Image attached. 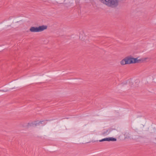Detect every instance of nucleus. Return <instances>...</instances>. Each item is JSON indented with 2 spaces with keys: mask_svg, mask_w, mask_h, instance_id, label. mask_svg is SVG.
Segmentation results:
<instances>
[{
  "mask_svg": "<svg viewBox=\"0 0 156 156\" xmlns=\"http://www.w3.org/2000/svg\"><path fill=\"white\" fill-rule=\"evenodd\" d=\"M138 58H134L130 55L125 57L120 62L122 65L130 64L136 63H141L145 61L146 58H142L138 59Z\"/></svg>",
  "mask_w": 156,
  "mask_h": 156,
  "instance_id": "obj_1",
  "label": "nucleus"
},
{
  "mask_svg": "<svg viewBox=\"0 0 156 156\" xmlns=\"http://www.w3.org/2000/svg\"><path fill=\"white\" fill-rule=\"evenodd\" d=\"M100 2L107 6L112 8H115L119 4V0H99Z\"/></svg>",
  "mask_w": 156,
  "mask_h": 156,
  "instance_id": "obj_2",
  "label": "nucleus"
},
{
  "mask_svg": "<svg viewBox=\"0 0 156 156\" xmlns=\"http://www.w3.org/2000/svg\"><path fill=\"white\" fill-rule=\"evenodd\" d=\"M47 28V26L42 25L38 27H31L30 28L29 30L31 32H39L46 30Z\"/></svg>",
  "mask_w": 156,
  "mask_h": 156,
  "instance_id": "obj_3",
  "label": "nucleus"
},
{
  "mask_svg": "<svg viewBox=\"0 0 156 156\" xmlns=\"http://www.w3.org/2000/svg\"><path fill=\"white\" fill-rule=\"evenodd\" d=\"M108 129L110 135H113L117 134V130L115 128H112V127H110L108 128Z\"/></svg>",
  "mask_w": 156,
  "mask_h": 156,
  "instance_id": "obj_4",
  "label": "nucleus"
},
{
  "mask_svg": "<svg viewBox=\"0 0 156 156\" xmlns=\"http://www.w3.org/2000/svg\"><path fill=\"white\" fill-rule=\"evenodd\" d=\"M139 137L138 133L136 132L135 131L132 133L131 137L133 139L136 140L138 139Z\"/></svg>",
  "mask_w": 156,
  "mask_h": 156,
  "instance_id": "obj_5",
  "label": "nucleus"
},
{
  "mask_svg": "<svg viewBox=\"0 0 156 156\" xmlns=\"http://www.w3.org/2000/svg\"><path fill=\"white\" fill-rule=\"evenodd\" d=\"M38 121H35L34 122H32L31 123H28L27 126L28 127L29 126H36L38 125Z\"/></svg>",
  "mask_w": 156,
  "mask_h": 156,
  "instance_id": "obj_6",
  "label": "nucleus"
},
{
  "mask_svg": "<svg viewBox=\"0 0 156 156\" xmlns=\"http://www.w3.org/2000/svg\"><path fill=\"white\" fill-rule=\"evenodd\" d=\"M51 120L46 119L44 120H40V121H38V125L41 124L42 126H44L47 123V121H50Z\"/></svg>",
  "mask_w": 156,
  "mask_h": 156,
  "instance_id": "obj_7",
  "label": "nucleus"
},
{
  "mask_svg": "<svg viewBox=\"0 0 156 156\" xmlns=\"http://www.w3.org/2000/svg\"><path fill=\"white\" fill-rule=\"evenodd\" d=\"M104 131V132H103L101 134V135H103L104 136H106V135H107L108 134H109V131L108 129L105 130V129H104L103 130Z\"/></svg>",
  "mask_w": 156,
  "mask_h": 156,
  "instance_id": "obj_8",
  "label": "nucleus"
},
{
  "mask_svg": "<svg viewBox=\"0 0 156 156\" xmlns=\"http://www.w3.org/2000/svg\"><path fill=\"white\" fill-rule=\"evenodd\" d=\"M80 39L83 42H85V43H88L90 42L89 39L87 37H85V38H80Z\"/></svg>",
  "mask_w": 156,
  "mask_h": 156,
  "instance_id": "obj_9",
  "label": "nucleus"
},
{
  "mask_svg": "<svg viewBox=\"0 0 156 156\" xmlns=\"http://www.w3.org/2000/svg\"><path fill=\"white\" fill-rule=\"evenodd\" d=\"M117 140V139L113 137H108V141H115Z\"/></svg>",
  "mask_w": 156,
  "mask_h": 156,
  "instance_id": "obj_10",
  "label": "nucleus"
},
{
  "mask_svg": "<svg viewBox=\"0 0 156 156\" xmlns=\"http://www.w3.org/2000/svg\"><path fill=\"white\" fill-rule=\"evenodd\" d=\"M104 141H108V137L102 139L101 140H99V141L100 142Z\"/></svg>",
  "mask_w": 156,
  "mask_h": 156,
  "instance_id": "obj_11",
  "label": "nucleus"
},
{
  "mask_svg": "<svg viewBox=\"0 0 156 156\" xmlns=\"http://www.w3.org/2000/svg\"><path fill=\"white\" fill-rule=\"evenodd\" d=\"M128 83L130 86L132 87V85H133V83L131 79L130 80H128Z\"/></svg>",
  "mask_w": 156,
  "mask_h": 156,
  "instance_id": "obj_12",
  "label": "nucleus"
},
{
  "mask_svg": "<svg viewBox=\"0 0 156 156\" xmlns=\"http://www.w3.org/2000/svg\"><path fill=\"white\" fill-rule=\"evenodd\" d=\"M127 84H128V80L125 82H123L121 84L122 86H124L125 85H126Z\"/></svg>",
  "mask_w": 156,
  "mask_h": 156,
  "instance_id": "obj_13",
  "label": "nucleus"
},
{
  "mask_svg": "<svg viewBox=\"0 0 156 156\" xmlns=\"http://www.w3.org/2000/svg\"><path fill=\"white\" fill-rule=\"evenodd\" d=\"M155 139L156 140V138H155Z\"/></svg>",
  "mask_w": 156,
  "mask_h": 156,
  "instance_id": "obj_14",
  "label": "nucleus"
}]
</instances>
